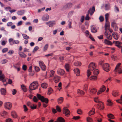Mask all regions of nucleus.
Listing matches in <instances>:
<instances>
[{
    "mask_svg": "<svg viewBox=\"0 0 122 122\" xmlns=\"http://www.w3.org/2000/svg\"><path fill=\"white\" fill-rule=\"evenodd\" d=\"M37 96L38 99L40 100L42 102H44L46 104L48 103L49 100L48 98H45L44 96H41L39 94H37Z\"/></svg>",
    "mask_w": 122,
    "mask_h": 122,
    "instance_id": "obj_1",
    "label": "nucleus"
},
{
    "mask_svg": "<svg viewBox=\"0 0 122 122\" xmlns=\"http://www.w3.org/2000/svg\"><path fill=\"white\" fill-rule=\"evenodd\" d=\"M38 86L37 82L34 81L31 83L30 86V89L31 90H35L37 88Z\"/></svg>",
    "mask_w": 122,
    "mask_h": 122,
    "instance_id": "obj_2",
    "label": "nucleus"
},
{
    "mask_svg": "<svg viewBox=\"0 0 122 122\" xmlns=\"http://www.w3.org/2000/svg\"><path fill=\"white\" fill-rule=\"evenodd\" d=\"M121 65V63H119L117 65L114 70L116 73H118L119 74L122 73V70L120 66Z\"/></svg>",
    "mask_w": 122,
    "mask_h": 122,
    "instance_id": "obj_3",
    "label": "nucleus"
},
{
    "mask_svg": "<svg viewBox=\"0 0 122 122\" xmlns=\"http://www.w3.org/2000/svg\"><path fill=\"white\" fill-rule=\"evenodd\" d=\"M103 69L107 72L109 71L110 69L109 65L108 63H105L102 66Z\"/></svg>",
    "mask_w": 122,
    "mask_h": 122,
    "instance_id": "obj_4",
    "label": "nucleus"
},
{
    "mask_svg": "<svg viewBox=\"0 0 122 122\" xmlns=\"http://www.w3.org/2000/svg\"><path fill=\"white\" fill-rule=\"evenodd\" d=\"M39 66L42 70L43 71H45L46 69V66L43 62L42 61H39Z\"/></svg>",
    "mask_w": 122,
    "mask_h": 122,
    "instance_id": "obj_5",
    "label": "nucleus"
},
{
    "mask_svg": "<svg viewBox=\"0 0 122 122\" xmlns=\"http://www.w3.org/2000/svg\"><path fill=\"white\" fill-rule=\"evenodd\" d=\"M63 112L66 116H68L70 114V112L66 107H64L63 109Z\"/></svg>",
    "mask_w": 122,
    "mask_h": 122,
    "instance_id": "obj_6",
    "label": "nucleus"
},
{
    "mask_svg": "<svg viewBox=\"0 0 122 122\" xmlns=\"http://www.w3.org/2000/svg\"><path fill=\"white\" fill-rule=\"evenodd\" d=\"M12 106V104L10 102H5L4 105V107L6 109L10 110L11 109Z\"/></svg>",
    "mask_w": 122,
    "mask_h": 122,
    "instance_id": "obj_7",
    "label": "nucleus"
},
{
    "mask_svg": "<svg viewBox=\"0 0 122 122\" xmlns=\"http://www.w3.org/2000/svg\"><path fill=\"white\" fill-rule=\"evenodd\" d=\"M97 107L99 110H103L104 108V103L102 102H100L97 104Z\"/></svg>",
    "mask_w": 122,
    "mask_h": 122,
    "instance_id": "obj_8",
    "label": "nucleus"
},
{
    "mask_svg": "<svg viewBox=\"0 0 122 122\" xmlns=\"http://www.w3.org/2000/svg\"><path fill=\"white\" fill-rule=\"evenodd\" d=\"M96 68L95 64L93 62L91 63L88 67V69L91 71L93 70Z\"/></svg>",
    "mask_w": 122,
    "mask_h": 122,
    "instance_id": "obj_9",
    "label": "nucleus"
},
{
    "mask_svg": "<svg viewBox=\"0 0 122 122\" xmlns=\"http://www.w3.org/2000/svg\"><path fill=\"white\" fill-rule=\"evenodd\" d=\"M106 89V87L104 85H102L100 89L97 92V94H99L101 93L102 92H104L105 90Z\"/></svg>",
    "mask_w": 122,
    "mask_h": 122,
    "instance_id": "obj_10",
    "label": "nucleus"
},
{
    "mask_svg": "<svg viewBox=\"0 0 122 122\" xmlns=\"http://www.w3.org/2000/svg\"><path fill=\"white\" fill-rule=\"evenodd\" d=\"M95 11V8L94 6H93L92 8H90L88 11V13L90 14L91 15H92L94 12Z\"/></svg>",
    "mask_w": 122,
    "mask_h": 122,
    "instance_id": "obj_11",
    "label": "nucleus"
},
{
    "mask_svg": "<svg viewBox=\"0 0 122 122\" xmlns=\"http://www.w3.org/2000/svg\"><path fill=\"white\" fill-rule=\"evenodd\" d=\"M72 3H68L64 6L63 8L65 9H69L72 6Z\"/></svg>",
    "mask_w": 122,
    "mask_h": 122,
    "instance_id": "obj_12",
    "label": "nucleus"
},
{
    "mask_svg": "<svg viewBox=\"0 0 122 122\" xmlns=\"http://www.w3.org/2000/svg\"><path fill=\"white\" fill-rule=\"evenodd\" d=\"M61 79V77L57 75H55L53 78L54 81L56 83L60 81Z\"/></svg>",
    "mask_w": 122,
    "mask_h": 122,
    "instance_id": "obj_13",
    "label": "nucleus"
},
{
    "mask_svg": "<svg viewBox=\"0 0 122 122\" xmlns=\"http://www.w3.org/2000/svg\"><path fill=\"white\" fill-rule=\"evenodd\" d=\"M57 73L61 75H63L65 73V71L64 70L60 69H58L57 71Z\"/></svg>",
    "mask_w": 122,
    "mask_h": 122,
    "instance_id": "obj_14",
    "label": "nucleus"
},
{
    "mask_svg": "<svg viewBox=\"0 0 122 122\" xmlns=\"http://www.w3.org/2000/svg\"><path fill=\"white\" fill-rule=\"evenodd\" d=\"M113 43L115 44V45L119 48H120L121 46L120 45L122 44V43L118 41H113Z\"/></svg>",
    "mask_w": 122,
    "mask_h": 122,
    "instance_id": "obj_15",
    "label": "nucleus"
},
{
    "mask_svg": "<svg viewBox=\"0 0 122 122\" xmlns=\"http://www.w3.org/2000/svg\"><path fill=\"white\" fill-rule=\"evenodd\" d=\"M89 90H90V93L91 94H95L97 91V90L95 88L89 89Z\"/></svg>",
    "mask_w": 122,
    "mask_h": 122,
    "instance_id": "obj_16",
    "label": "nucleus"
},
{
    "mask_svg": "<svg viewBox=\"0 0 122 122\" xmlns=\"http://www.w3.org/2000/svg\"><path fill=\"white\" fill-rule=\"evenodd\" d=\"M46 24L48 25L49 27H52L55 24V21H49L46 23Z\"/></svg>",
    "mask_w": 122,
    "mask_h": 122,
    "instance_id": "obj_17",
    "label": "nucleus"
},
{
    "mask_svg": "<svg viewBox=\"0 0 122 122\" xmlns=\"http://www.w3.org/2000/svg\"><path fill=\"white\" fill-rule=\"evenodd\" d=\"M97 29L94 25L91 26V32L92 33H96L97 32Z\"/></svg>",
    "mask_w": 122,
    "mask_h": 122,
    "instance_id": "obj_18",
    "label": "nucleus"
},
{
    "mask_svg": "<svg viewBox=\"0 0 122 122\" xmlns=\"http://www.w3.org/2000/svg\"><path fill=\"white\" fill-rule=\"evenodd\" d=\"M74 71L77 76H79L80 75V71L79 70L78 68L74 69Z\"/></svg>",
    "mask_w": 122,
    "mask_h": 122,
    "instance_id": "obj_19",
    "label": "nucleus"
},
{
    "mask_svg": "<svg viewBox=\"0 0 122 122\" xmlns=\"http://www.w3.org/2000/svg\"><path fill=\"white\" fill-rule=\"evenodd\" d=\"M95 109L94 108H92V110L90 111L88 113V114L89 116H91L94 114L95 113Z\"/></svg>",
    "mask_w": 122,
    "mask_h": 122,
    "instance_id": "obj_20",
    "label": "nucleus"
},
{
    "mask_svg": "<svg viewBox=\"0 0 122 122\" xmlns=\"http://www.w3.org/2000/svg\"><path fill=\"white\" fill-rule=\"evenodd\" d=\"M11 115L12 117L14 118H16L17 117V115L14 111H12L11 113Z\"/></svg>",
    "mask_w": 122,
    "mask_h": 122,
    "instance_id": "obj_21",
    "label": "nucleus"
},
{
    "mask_svg": "<svg viewBox=\"0 0 122 122\" xmlns=\"http://www.w3.org/2000/svg\"><path fill=\"white\" fill-rule=\"evenodd\" d=\"M106 23H105V30H107L109 28L110 26L109 23L108 21H106Z\"/></svg>",
    "mask_w": 122,
    "mask_h": 122,
    "instance_id": "obj_22",
    "label": "nucleus"
},
{
    "mask_svg": "<svg viewBox=\"0 0 122 122\" xmlns=\"http://www.w3.org/2000/svg\"><path fill=\"white\" fill-rule=\"evenodd\" d=\"M111 25L114 28L115 30H116L117 29V24L114 22H113L112 23Z\"/></svg>",
    "mask_w": 122,
    "mask_h": 122,
    "instance_id": "obj_23",
    "label": "nucleus"
},
{
    "mask_svg": "<svg viewBox=\"0 0 122 122\" xmlns=\"http://www.w3.org/2000/svg\"><path fill=\"white\" fill-rule=\"evenodd\" d=\"M77 93L79 95H84L85 92L82 90L78 89L77 91Z\"/></svg>",
    "mask_w": 122,
    "mask_h": 122,
    "instance_id": "obj_24",
    "label": "nucleus"
},
{
    "mask_svg": "<svg viewBox=\"0 0 122 122\" xmlns=\"http://www.w3.org/2000/svg\"><path fill=\"white\" fill-rule=\"evenodd\" d=\"M65 67L66 71L68 72H69L70 68V67L69 64H66Z\"/></svg>",
    "mask_w": 122,
    "mask_h": 122,
    "instance_id": "obj_25",
    "label": "nucleus"
},
{
    "mask_svg": "<svg viewBox=\"0 0 122 122\" xmlns=\"http://www.w3.org/2000/svg\"><path fill=\"white\" fill-rule=\"evenodd\" d=\"M20 63H17L15 66V67L17 70V71H19L20 70Z\"/></svg>",
    "mask_w": 122,
    "mask_h": 122,
    "instance_id": "obj_26",
    "label": "nucleus"
},
{
    "mask_svg": "<svg viewBox=\"0 0 122 122\" xmlns=\"http://www.w3.org/2000/svg\"><path fill=\"white\" fill-rule=\"evenodd\" d=\"M64 98L63 97H60L57 99V102L58 104H61L62 103L63 101Z\"/></svg>",
    "mask_w": 122,
    "mask_h": 122,
    "instance_id": "obj_27",
    "label": "nucleus"
},
{
    "mask_svg": "<svg viewBox=\"0 0 122 122\" xmlns=\"http://www.w3.org/2000/svg\"><path fill=\"white\" fill-rule=\"evenodd\" d=\"M57 121L58 122H65V121L64 118L61 117H58L57 119Z\"/></svg>",
    "mask_w": 122,
    "mask_h": 122,
    "instance_id": "obj_28",
    "label": "nucleus"
},
{
    "mask_svg": "<svg viewBox=\"0 0 122 122\" xmlns=\"http://www.w3.org/2000/svg\"><path fill=\"white\" fill-rule=\"evenodd\" d=\"M107 105L108 106H112L113 103L109 99H108L107 101Z\"/></svg>",
    "mask_w": 122,
    "mask_h": 122,
    "instance_id": "obj_29",
    "label": "nucleus"
},
{
    "mask_svg": "<svg viewBox=\"0 0 122 122\" xmlns=\"http://www.w3.org/2000/svg\"><path fill=\"white\" fill-rule=\"evenodd\" d=\"M112 36L115 39L117 40L118 38V36L116 32H113L112 33Z\"/></svg>",
    "mask_w": 122,
    "mask_h": 122,
    "instance_id": "obj_30",
    "label": "nucleus"
},
{
    "mask_svg": "<svg viewBox=\"0 0 122 122\" xmlns=\"http://www.w3.org/2000/svg\"><path fill=\"white\" fill-rule=\"evenodd\" d=\"M112 94L113 96L114 97H117L119 95V93L118 91H113Z\"/></svg>",
    "mask_w": 122,
    "mask_h": 122,
    "instance_id": "obj_31",
    "label": "nucleus"
},
{
    "mask_svg": "<svg viewBox=\"0 0 122 122\" xmlns=\"http://www.w3.org/2000/svg\"><path fill=\"white\" fill-rule=\"evenodd\" d=\"M104 43L108 45H111L112 44V42L109 41L105 39L104 40Z\"/></svg>",
    "mask_w": 122,
    "mask_h": 122,
    "instance_id": "obj_32",
    "label": "nucleus"
},
{
    "mask_svg": "<svg viewBox=\"0 0 122 122\" xmlns=\"http://www.w3.org/2000/svg\"><path fill=\"white\" fill-rule=\"evenodd\" d=\"M108 117L112 119H114L115 117L112 114H109L107 115Z\"/></svg>",
    "mask_w": 122,
    "mask_h": 122,
    "instance_id": "obj_33",
    "label": "nucleus"
},
{
    "mask_svg": "<svg viewBox=\"0 0 122 122\" xmlns=\"http://www.w3.org/2000/svg\"><path fill=\"white\" fill-rule=\"evenodd\" d=\"M41 87L44 88H46L48 86V84L46 83H43L41 85Z\"/></svg>",
    "mask_w": 122,
    "mask_h": 122,
    "instance_id": "obj_34",
    "label": "nucleus"
},
{
    "mask_svg": "<svg viewBox=\"0 0 122 122\" xmlns=\"http://www.w3.org/2000/svg\"><path fill=\"white\" fill-rule=\"evenodd\" d=\"M21 86L22 89L25 92L27 91V90L26 87L24 85H22Z\"/></svg>",
    "mask_w": 122,
    "mask_h": 122,
    "instance_id": "obj_35",
    "label": "nucleus"
},
{
    "mask_svg": "<svg viewBox=\"0 0 122 122\" xmlns=\"http://www.w3.org/2000/svg\"><path fill=\"white\" fill-rule=\"evenodd\" d=\"M55 73V71L53 70H51L50 71V76L51 77H53Z\"/></svg>",
    "mask_w": 122,
    "mask_h": 122,
    "instance_id": "obj_36",
    "label": "nucleus"
},
{
    "mask_svg": "<svg viewBox=\"0 0 122 122\" xmlns=\"http://www.w3.org/2000/svg\"><path fill=\"white\" fill-rule=\"evenodd\" d=\"M88 85L87 84H85L84 86L83 90L86 91H87L88 90Z\"/></svg>",
    "mask_w": 122,
    "mask_h": 122,
    "instance_id": "obj_37",
    "label": "nucleus"
},
{
    "mask_svg": "<svg viewBox=\"0 0 122 122\" xmlns=\"http://www.w3.org/2000/svg\"><path fill=\"white\" fill-rule=\"evenodd\" d=\"M53 90L50 87L49 88L48 94L50 95L53 92Z\"/></svg>",
    "mask_w": 122,
    "mask_h": 122,
    "instance_id": "obj_38",
    "label": "nucleus"
},
{
    "mask_svg": "<svg viewBox=\"0 0 122 122\" xmlns=\"http://www.w3.org/2000/svg\"><path fill=\"white\" fill-rule=\"evenodd\" d=\"M90 79L92 80H96L97 79V76H91L90 78Z\"/></svg>",
    "mask_w": 122,
    "mask_h": 122,
    "instance_id": "obj_39",
    "label": "nucleus"
},
{
    "mask_svg": "<svg viewBox=\"0 0 122 122\" xmlns=\"http://www.w3.org/2000/svg\"><path fill=\"white\" fill-rule=\"evenodd\" d=\"M24 10L19 11L17 12V14L19 15H22L24 14Z\"/></svg>",
    "mask_w": 122,
    "mask_h": 122,
    "instance_id": "obj_40",
    "label": "nucleus"
},
{
    "mask_svg": "<svg viewBox=\"0 0 122 122\" xmlns=\"http://www.w3.org/2000/svg\"><path fill=\"white\" fill-rule=\"evenodd\" d=\"M74 65L75 66H80L81 65V62L77 61L74 63Z\"/></svg>",
    "mask_w": 122,
    "mask_h": 122,
    "instance_id": "obj_41",
    "label": "nucleus"
},
{
    "mask_svg": "<svg viewBox=\"0 0 122 122\" xmlns=\"http://www.w3.org/2000/svg\"><path fill=\"white\" fill-rule=\"evenodd\" d=\"M99 71L97 69H96L94 71L93 73L95 75H97L99 74Z\"/></svg>",
    "mask_w": 122,
    "mask_h": 122,
    "instance_id": "obj_42",
    "label": "nucleus"
},
{
    "mask_svg": "<svg viewBox=\"0 0 122 122\" xmlns=\"http://www.w3.org/2000/svg\"><path fill=\"white\" fill-rule=\"evenodd\" d=\"M43 20L46 21L48 20V17H47V15H45L42 18Z\"/></svg>",
    "mask_w": 122,
    "mask_h": 122,
    "instance_id": "obj_43",
    "label": "nucleus"
},
{
    "mask_svg": "<svg viewBox=\"0 0 122 122\" xmlns=\"http://www.w3.org/2000/svg\"><path fill=\"white\" fill-rule=\"evenodd\" d=\"M6 90L4 88L1 89V93L3 95H5V94Z\"/></svg>",
    "mask_w": 122,
    "mask_h": 122,
    "instance_id": "obj_44",
    "label": "nucleus"
},
{
    "mask_svg": "<svg viewBox=\"0 0 122 122\" xmlns=\"http://www.w3.org/2000/svg\"><path fill=\"white\" fill-rule=\"evenodd\" d=\"M20 41H19L18 40H14L13 41V43L12 44H11V45H12L13 44H18L19 43Z\"/></svg>",
    "mask_w": 122,
    "mask_h": 122,
    "instance_id": "obj_45",
    "label": "nucleus"
},
{
    "mask_svg": "<svg viewBox=\"0 0 122 122\" xmlns=\"http://www.w3.org/2000/svg\"><path fill=\"white\" fill-rule=\"evenodd\" d=\"M22 36L24 39H29V36H27V35L24 34H22Z\"/></svg>",
    "mask_w": 122,
    "mask_h": 122,
    "instance_id": "obj_46",
    "label": "nucleus"
},
{
    "mask_svg": "<svg viewBox=\"0 0 122 122\" xmlns=\"http://www.w3.org/2000/svg\"><path fill=\"white\" fill-rule=\"evenodd\" d=\"M91 71H92L89 69H88L87 71V75L88 77H89L91 74Z\"/></svg>",
    "mask_w": 122,
    "mask_h": 122,
    "instance_id": "obj_47",
    "label": "nucleus"
},
{
    "mask_svg": "<svg viewBox=\"0 0 122 122\" xmlns=\"http://www.w3.org/2000/svg\"><path fill=\"white\" fill-rule=\"evenodd\" d=\"M110 8L109 5L107 4L105 5V9L106 10H108Z\"/></svg>",
    "mask_w": 122,
    "mask_h": 122,
    "instance_id": "obj_48",
    "label": "nucleus"
},
{
    "mask_svg": "<svg viewBox=\"0 0 122 122\" xmlns=\"http://www.w3.org/2000/svg\"><path fill=\"white\" fill-rule=\"evenodd\" d=\"M56 110H57V112H60L61 110L60 108L58 106H57L56 107Z\"/></svg>",
    "mask_w": 122,
    "mask_h": 122,
    "instance_id": "obj_49",
    "label": "nucleus"
},
{
    "mask_svg": "<svg viewBox=\"0 0 122 122\" xmlns=\"http://www.w3.org/2000/svg\"><path fill=\"white\" fill-rule=\"evenodd\" d=\"M111 58L112 60H115L117 59V56L113 55L111 56Z\"/></svg>",
    "mask_w": 122,
    "mask_h": 122,
    "instance_id": "obj_50",
    "label": "nucleus"
},
{
    "mask_svg": "<svg viewBox=\"0 0 122 122\" xmlns=\"http://www.w3.org/2000/svg\"><path fill=\"white\" fill-rule=\"evenodd\" d=\"M109 14L108 13L106 14L105 15L106 21H108V17L109 16Z\"/></svg>",
    "mask_w": 122,
    "mask_h": 122,
    "instance_id": "obj_51",
    "label": "nucleus"
},
{
    "mask_svg": "<svg viewBox=\"0 0 122 122\" xmlns=\"http://www.w3.org/2000/svg\"><path fill=\"white\" fill-rule=\"evenodd\" d=\"M48 45L47 44H46L43 48V50L44 51H46L48 47Z\"/></svg>",
    "mask_w": 122,
    "mask_h": 122,
    "instance_id": "obj_52",
    "label": "nucleus"
},
{
    "mask_svg": "<svg viewBox=\"0 0 122 122\" xmlns=\"http://www.w3.org/2000/svg\"><path fill=\"white\" fill-rule=\"evenodd\" d=\"M33 106H31L30 107V108L34 110L36 108L37 106L36 105H34V104H33Z\"/></svg>",
    "mask_w": 122,
    "mask_h": 122,
    "instance_id": "obj_53",
    "label": "nucleus"
},
{
    "mask_svg": "<svg viewBox=\"0 0 122 122\" xmlns=\"http://www.w3.org/2000/svg\"><path fill=\"white\" fill-rule=\"evenodd\" d=\"M35 71L36 72L39 71L40 70V69L39 67H38L36 66H35Z\"/></svg>",
    "mask_w": 122,
    "mask_h": 122,
    "instance_id": "obj_54",
    "label": "nucleus"
},
{
    "mask_svg": "<svg viewBox=\"0 0 122 122\" xmlns=\"http://www.w3.org/2000/svg\"><path fill=\"white\" fill-rule=\"evenodd\" d=\"M5 78V76L3 74L0 76V80L2 81L4 80Z\"/></svg>",
    "mask_w": 122,
    "mask_h": 122,
    "instance_id": "obj_55",
    "label": "nucleus"
},
{
    "mask_svg": "<svg viewBox=\"0 0 122 122\" xmlns=\"http://www.w3.org/2000/svg\"><path fill=\"white\" fill-rule=\"evenodd\" d=\"M77 113L78 114L81 115L82 114V112L81 109H78L77 111Z\"/></svg>",
    "mask_w": 122,
    "mask_h": 122,
    "instance_id": "obj_56",
    "label": "nucleus"
},
{
    "mask_svg": "<svg viewBox=\"0 0 122 122\" xmlns=\"http://www.w3.org/2000/svg\"><path fill=\"white\" fill-rule=\"evenodd\" d=\"M23 107L24 109V111L25 112H27L28 110V109L26 106L25 105H24L23 106Z\"/></svg>",
    "mask_w": 122,
    "mask_h": 122,
    "instance_id": "obj_57",
    "label": "nucleus"
},
{
    "mask_svg": "<svg viewBox=\"0 0 122 122\" xmlns=\"http://www.w3.org/2000/svg\"><path fill=\"white\" fill-rule=\"evenodd\" d=\"M99 19L100 22H102L104 20L103 17L102 16H101L99 18Z\"/></svg>",
    "mask_w": 122,
    "mask_h": 122,
    "instance_id": "obj_58",
    "label": "nucleus"
},
{
    "mask_svg": "<svg viewBox=\"0 0 122 122\" xmlns=\"http://www.w3.org/2000/svg\"><path fill=\"white\" fill-rule=\"evenodd\" d=\"M33 101L35 102H37L38 101V99L35 96H34L33 98Z\"/></svg>",
    "mask_w": 122,
    "mask_h": 122,
    "instance_id": "obj_59",
    "label": "nucleus"
},
{
    "mask_svg": "<svg viewBox=\"0 0 122 122\" xmlns=\"http://www.w3.org/2000/svg\"><path fill=\"white\" fill-rule=\"evenodd\" d=\"M68 25L69 26V28H72V27L71 26V25L72 24V23L71 22V21H68Z\"/></svg>",
    "mask_w": 122,
    "mask_h": 122,
    "instance_id": "obj_60",
    "label": "nucleus"
},
{
    "mask_svg": "<svg viewBox=\"0 0 122 122\" xmlns=\"http://www.w3.org/2000/svg\"><path fill=\"white\" fill-rule=\"evenodd\" d=\"M8 50V49L7 48H5L3 49L2 51V52L3 53H5Z\"/></svg>",
    "mask_w": 122,
    "mask_h": 122,
    "instance_id": "obj_61",
    "label": "nucleus"
},
{
    "mask_svg": "<svg viewBox=\"0 0 122 122\" xmlns=\"http://www.w3.org/2000/svg\"><path fill=\"white\" fill-rule=\"evenodd\" d=\"M87 120L88 122H92V118L90 117H87Z\"/></svg>",
    "mask_w": 122,
    "mask_h": 122,
    "instance_id": "obj_62",
    "label": "nucleus"
},
{
    "mask_svg": "<svg viewBox=\"0 0 122 122\" xmlns=\"http://www.w3.org/2000/svg\"><path fill=\"white\" fill-rule=\"evenodd\" d=\"M39 49V47L38 46H36L35 47L33 51V52H35L36 51Z\"/></svg>",
    "mask_w": 122,
    "mask_h": 122,
    "instance_id": "obj_63",
    "label": "nucleus"
},
{
    "mask_svg": "<svg viewBox=\"0 0 122 122\" xmlns=\"http://www.w3.org/2000/svg\"><path fill=\"white\" fill-rule=\"evenodd\" d=\"M107 38L109 40H111L112 38V36L111 35H108L107 36H106Z\"/></svg>",
    "mask_w": 122,
    "mask_h": 122,
    "instance_id": "obj_64",
    "label": "nucleus"
}]
</instances>
